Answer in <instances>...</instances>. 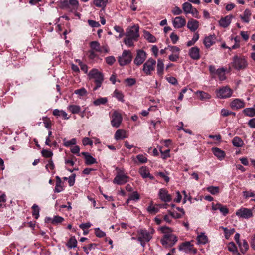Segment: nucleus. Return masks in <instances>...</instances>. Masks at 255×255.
I'll return each mask as SVG.
<instances>
[{
	"instance_id": "1",
	"label": "nucleus",
	"mask_w": 255,
	"mask_h": 255,
	"mask_svg": "<svg viewBox=\"0 0 255 255\" xmlns=\"http://www.w3.org/2000/svg\"><path fill=\"white\" fill-rule=\"evenodd\" d=\"M88 76L90 79H93L95 84V86L93 88L94 91H96L101 86L104 80V75L101 72L94 68L90 71Z\"/></svg>"
},
{
	"instance_id": "2",
	"label": "nucleus",
	"mask_w": 255,
	"mask_h": 255,
	"mask_svg": "<svg viewBox=\"0 0 255 255\" xmlns=\"http://www.w3.org/2000/svg\"><path fill=\"white\" fill-rule=\"evenodd\" d=\"M132 58V54L130 50H124L122 55L118 57V61L120 66H124L130 64Z\"/></svg>"
},
{
	"instance_id": "3",
	"label": "nucleus",
	"mask_w": 255,
	"mask_h": 255,
	"mask_svg": "<svg viewBox=\"0 0 255 255\" xmlns=\"http://www.w3.org/2000/svg\"><path fill=\"white\" fill-rule=\"evenodd\" d=\"M215 93L218 98L223 99L231 97L233 91L229 86H226L216 89Z\"/></svg>"
},
{
	"instance_id": "4",
	"label": "nucleus",
	"mask_w": 255,
	"mask_h": 255,
	"mask_svg": "<svg viewBox=\"0 0 255 255\" xmlns=\"http://www.w3.org/2000/svg\"><path fill=\"white\" fill-rule=\"evenodd\" d=\"M248 65L247 61L244 56H235L232 62L233 67L238 70H242L246 68Z\"/></svg>"
},
{
	"instance_id": "5",
	"label": "nucleus",
	"mask_w": 255,
	"mask_h": 255,
	"mask_svg": "<svg viewBox=\"0 0 255 255\" xmlns=\"http://www.w3.org/2000/svg\"><path fill=\"white\" fill-rule=\"evenodd\" d=\"M156 62L153 58L148 59L143 64V71L147 75H151L155 70Z\"/></svg>"
},
{
	"instance_id": "6",
	"label": "nucleus",
	"mask_w": 255,
	"mask_h": 255,
	"mask_svg": "<svg viewBox=\"0 0 255 255\" xmlns=\"http://www.w3.org/2000/svg\"><path fill=\"white\" fill-rule=\"evenodd\" d=\"M177 237L174 234H165L161 239V243L166 247H172L177 241Z\"/></svg>"
},
{
	"instance_id": "7",
	"label": "nucleus",
	"mask_w": 255,
	"mask_h": 255,
	"mask_svg": "<svg viewBox=\"0 0 255 255\" xmlns=\"http://www.w3.org/2000/svg\"><path fill=\"white\" fill-rule=\"evenodd\" d=\"M129 178V177L126 175L123 171L119 170L113 182L114 184L122 185L128 182Z\"/></svg>"
},
{
	"instance_id": "8",
	"label": "nucleus",
	"mask_w": 255,
	"mask_h": 255,
	"mask_svg": "<svg viewBox=\"0 0 255 255\" xmlns=\"http://www.w3.org/2000/svg\"><path fill=\"white\" fill-rule=\"evenodd\" d=\"M139 26L138 25H134L127 28L125 35L126 36H128L138 40V38L139 37Z\"/></svg>"
},
{
	"instance_id": "9",
	"label": "nucleus",
	"mask_w": 255,
	"mask_h": 255,
	"mask_svg": "<svg viewBox=\"0 0 255 255\" xmlns=\"http://www.w3.org/2000/svg\"><path fill=\"white\" fill-rule=\"evenodd\" d=\"M192 241H190L183 243L179 247V250L187 254H196L197 253V250L194 248V245L192 244Z\"/></svg>"
},
{
	"instance_id": "10",
	"label": "nucleus",
	"mask_w": 255,
	"mask_h": 255,
	"mask_svg": "<svg viewBox=\"0 0 255 255\" xmlns=\"http://www.w3.org/2000/svg\"><path fill=\"white\" fill-rule=\"evenodd\" d=\"M236 215L241 218L249 219L253 216V210L242 207L236 211Z\"/></svg>"
},
{
	"instance_id": "11",
	"label": "nucleus",
	"mask_w": 255,
	"mask_h": 255,
	"mask_svg": "<svg viewBox=\"0 0 255 255\" xmlns=\"http://www.w3.org/2000/svg\"><path fill=\"white\" fill-rule=\"evenodd\" d=\"M111 123L113 127L118 128L122 121V117L120 113L114 111L111 117Z\"/></svg>"
},
{
	"instance_id": "12",
	"label": "nucleus",
	"mask_w": 255,
	"mask_h": 255,
	"mask_svg": "<svg viewBox=\"0 0 255 255\" xmlns=\"http://www.w3.org/2000/svg\"><path fill=\"white\" fill-rule=\"evenodd\" d=\"M146 53L143 50H139L137 52L136 56L134 60V63L137 66L141 65L146 58Z\"/></svg>"
},
{
	"instance_id": "13",
	"label": "nucleus",
	"mask_w": 255,
	"mask_h": 255,
	"mask_svg": "<svg viewBox=\"0 0 255 255\" xmlns=\"http://www.w3.org/2000/svg\"><path fill=\"white\" fill-rule=\"evenodd\" d=\"M159 198L163 202H169L172 200V196L165 188L160 189L158 192Z\"/></svg>"
},
{
	"instance_id": "14",
	"label": "nucleus",
	"mask_w": 255,
	"mask_h": 255,
	"mask_svg": "<svg viewBox=\"0 0 255 255\" xmlns=\"http://www.w3.org/2000/svg\"><path fill=\"white\" fill-rule=\"evenodd\" d=\"M63 6L70 11H75L78 7V2L77 0H65L63 2Z\"/></svg>"
},
{
	"instance_id": "15",
	"label": "nucleus",
	"mask_w": 255,
	"mask_h": 255,
	"mask_svg": "<svg viewBox=\"0 0 255 255\" xmlns=\"http://www.w3.org/2000/svg\"><path fill=\"white\" fill-rule=\"evenodd\" d=\"M152 233L146 230H140L138 231V240H143L149 242L152 238Z\"/></svg>"
},
{
	"instance_id": "16",
	"label": "nucleus",
	"mask_w": 255,
	"mask_h": 255,
	"mask_svg": "<svg viewBox=\"0 0 255 255\" xmlns=\"http://www.w3.org/2000/svg\"><path fill=\"white\" fill-rule=\"evenodd\" d=\"M186 23V19L182 16L176 17L172 21L174 27L178 29L185 26Z\"/></svg>"
},
{
	"instance_id": "17",
	"label": "nucleus",
	"mask_w": 255,
	"mask_h": 255,
	"mask_svg": "<svg viewBox=\"0 0 255 255\" xmlns=\"http://www.w3.org/2000/svg\"><path fill=\"white\" fill-rule=\"evenodd\" d=\"M230 107L233 110H238L245 106V103L243 100L236 98L234 99L230 103Z\"/></svg>"
},
{
	"instance_id": "18",
	"label": "nucleus",
	"mask_w": 255,
	"mask_h": 255,
	"mask_svg": "<svg viewBox=\"0 0 255 255\" xmlns=\"http://www.w3.org/2000/svg\"><path fill=\"white\" fill-rule=\"evenodd\" d=\"M189 55L193 60L199 59L200 58V49L196 46L191 48L189 50Z\"/></svg>"
},
{
	"instance_id": "19",
	"label": "nucleus",
	"mask_w": 255,
	"mask_h": 255,
	"mask_svg": "<svg viewBox=\"0 0 255 255\" xmlns=\"http://www.w3.org/2000/svg\"><path fill=\"white\" fill-rule=\"evenodd\" d=\"M139 173L143 178H149L153 179L154 177L150 174L149 169L146 166H142L139 170Z\"/></svg>"
},
{
	"instance_id": "20",
	"label": "nucleus",
	"mask_w": 255,
	"mask_h": 255,
	"mask_svg": "<svg viewBox=\"0 0 255 255\" xmlns=\"http://www.w3.org/2000/svg\"><path fill=\"white\" fill-rule=\"evenodd\" d=\"M233 17V16L232 15H229L222 18L219 20V25L224 28L227 27L230 24Z\"/></svg>"
},
{
	"instance_id": "21",
	"label": "nucleus",
	"mask_w": 255,
	"mask_h": 255,
	"mask_svg": "<svg viewBox=\"0 0 255 255\" xmlns=\"http://www.w3.org/2000/svg\"><path fill=\"white\" fill-rule=\"evenodd\" d=\"M216 40V36L215 35H211L205 38L204 44L206 47L209 48L215 43Z\"/></svg>"
},
{
	"instance_id": "22",
	"label": "nucleus",
	"mask_w": 255,
	"mask_h": 255,
	"mask_svg": "<svg viewBox=\"0 0 255 255\" xmlns=\"http://www.w3.org/2000/svg\"><path fill=\"white\" fill-rule=\"evenodd\" d=\"M147 156V155L146 154H138L136 156V158L132 157V160L136 163L144 164L148 161Z\"/></svg>"
},
{
	"instance_id": "23",
	"label": "nucleus",
	"mask_w": 255,
	"mask_h": 255,
	"mask_svg": "<svg viewBox=\"0 0 255 255\" xmlns=\"http://www.w3.org/2000/svg\"><path fill=\"white\" fill-rule=\"evenodd\" d=\"M212 151L214 155L219 160H222L224 158L225 156V153L223 150L217 147H213L212 148Z\"/></svg>"
},
{
	"instance_id": "24",
	"label": "nucleus",
	"mask_w": 255,
	"mask_h": 255,
	"mask_svg": "<svg viewBox=\"0 0 255 255\" xmlns=\"http://www.w3.org/2000/svg\"><path fill=\"white\" fill-rule=\"evenodd\" d=\"M82 154L84 156L85 163L89 165L97 163L96 159L93 157L89 153L87 152H82Z\"/></svg>"
},
{
	"instance_id": "25",
	"label": "nucleus",
	"mask_w": 255,
	"mask_h": 255,
	"mask_svg": "<svg viewBox=\"0 0 255 255\" xmlns=\"http://www.w3.org/2000/svg\"><path fill=\"white\" fill-rule=\"evenodd\" d=\"M164 64L163 60L158 59L157 65V74L160 77H162L164 74Z\"/></svg>"
},
{
	"instance_id": "26",
	"label": "nucleus",
	"mask_w": 255,
	"mask_h": 255,
	"mask_svg": "<svg viewBox=\"0 0 255 255\" xmlns=\"http://www.w3.org/2000/svg\"><path fill=\"white\" fill-rule=\"evenodd\" d=\"M199 27V22L193 19H191L188 21L187 27L192 31H196Z\"/></svg>"
},
{
	"instance_id": "27",
	"label": "nucleus",
	"mask_w": 255,
	"mask_h": 255,
	"mask_svg": "<svg viewBox=\"0 0 255 255\" xmlns=\"http://www.w3.org/2000/svg\"><path fill=\"white\" fill-rule=\"evenodd\" d=\"M251 15L252 13L250 10L246 9L243 14L240 15V18L244 22L248 23L250 22Z\"/></svg>"
},
{
	"instance_id": "28",
	"label": "nucleus",
	"mask_w": 255,
	"mask_h": 255,
	"mask_svg": "<svg viewBox=\"0 0 255 255\" xmlns=\"http://www.w3.org/2000/svg\"><path fill=\"white\" fill-rule=\"evenodd\" d=\"M90 46L92 50L100 53H102L101 46L98 42L96 41L91 42L90 43Z\"/></svg>"
},
{
	"instance_id": "29",
	"label": "nucleus",
	"mask_w": 255,
	"mask_h": 255,
	"mask_svg": "<svg viewBox=\"0 0 255 255\" xmlns=\"http://www.w3.org/2000/svg\"><path fill=\"white\" fill-rule=\"evenodd\" d=\"M159 204L153 205L152 202H151L150 205L147 207V210L150 214H155L159 212Z\"/></svg>"
},
{
	"instance_id": "30",
	"label": "nucleus",
	"mask_w": 255,
	"mask_h": 255,
	"mask_svg": "<svg viewBox=\"0 0 255 255\" xmlns=\"http://www.w3.org/2000/svg\"><path fill=\"white\" fill-rule=\"evenodd\" d=\"M126 132L124 130L118 129L115 134V139L116 140L123 139L127 138Z\"/></svg>"
},
{
	"instance_id": "31",
	"label": "nucleus",
	"mask_w": 255,
	"mask_h": 255,
	"mask_svg": "<svg viewBox=\"0 0 255 255\" xmlns=\"http://www.w3.org/2000/svg\"><path fill=\"white\" fill-rule=\"evenodd\" d=\"M196 94L201 100H208L211 98V96L209 94L202 91H197Z\"/></svg>"
},
{
	"instance_id": "32",
	"label": "nucleus",
	"mask_w": 255,
	"mask_h": 255,
	"mask_svg": "<svg viewBox=\"0 0 255 255\" xmlns=\"http://www.w3.org/2000/svg\"><path fill=\"white\" fill-rule=\"evenodd\" d=\"M219 229H222L224 231L225 237L227 239H228L231 235L234 234L235 232L234 228L228 229L226 227L221 226L219 227Z\"/></svg>"
},
{
	"instance_id": "33",
	"label": "nucleus",
	"mask_w": 255,
	"mask_h": 255,
	"mask_svg": "<svg viewBox=\"0 0 255 255\" xmlns=\"http://www.w3.org/2000/svg\"><path fill=\"white\" fill-rule=\"evenodd\" d=\"M232 143L234 146L237 147H241L244 144L243 140L238 136H236L233 139Z\"/></svg>"
},
{
	"instance_id": "34",
	"label": "nucleus",
	"mask_w": 255,
	"mask_h": 255,
	"mask_svg": "<svg viewBox=\"0 0 255 255\" xmlns=\"http://www.w3.org/2000/svg\"><path fill=\"white\" fill-rule=\"evenodd\" d=\"M197 240L198 244H205L208 242V238L203 233L197 236Z\"/></svg>"
},
{
	"instance_id": "35",
	"label": "nucleus",
	"mask_w": 255,
	"mask_h": 255,
	"mask_svg": "<svg viewBox=\"0 0 255 255\" xmlns=\"http://www.w3.org/2000/svg\"><path fill=\"white\" fill-rule=\"evenodd\" d=\"M67 109L72 114H78L81 110L80 106L76 105H70L68 106Z\"/></svg>"
},
{
	"instance_id": "36",
	"label": "nucleus",
	"mask_w": 255,
	"mask_h": 255,
	"mask_svg": "<svg viewBox=\"0 0 255 255\" xmlns=\"http://www.w3.org/2000/svg\"><path fill=\"white\" fill-rule=\"evenodd\" d=\"M137 41V40L136 39H133L128 36H126V38L124 40V42L127 47H131L134 46V42Z\"/></svg>"
},
{
	"instance_id": "37",
	"label": "nucleus",
	"mask_w": 255,
	"mask_h": 255,
	"mask_svg": "<svg viewBox=\"0 0 255 255\" xmlns=\"http://www.w3.org/2000/svg\"><path fill=\"white\" fill-rule=\"evenodd\" d=\"M193 8L194 7L192 6L191 4L188 2H184L182 4L183 10L186 14H189V13Z\"/></svg>"
},
{
	"instance_id": "38",
	"label": "nucleus",
	"mask_w": 255,
	"mask_h": 255,
	"mask_svg": "<svg viewBox=\"0 0 255 255\" xmlns=\"http://www.w3.org/2000/svg\"><path fill=\"white\" fill-rule=\"evenodd\" d=\"M215 75L219 77L220 80H224L226 79L225 69L224 68H218Z\"/></svg>"
},
{
	"instance_id": "39",
	"label": "nucleus",
	"mask_w": 255,
	"mask_h": 255,
	"mask_svg": "<svg viewBox=\"0 0 255 255\" xmlns=\"http://www.w3.org/2000/svg\"><path fill=\"white\" fill-rule=\"evenodd\" d=\"M108 102L107 98L100 97L93 101V104L95 106H100L101 105H105Z\"/></svg>"
},
{
	"instance_id": "40",
	"label": "nucleus",
	"mask_w": 255,
	"mask_h": 255,
	"mask_svg": "<svg viewBox=\"0 0 255 255\" xmlns=\"http://www.w3.org/2000/svg\"><path fill=\"white\" fill-rule=\"evenodd\" d=\"M56 179H57V180H56V185H55V189H54V192H57V193H59L63 190V188L61 184V181L60 178L58 176H57Z\"/></svg>"
},
{
	"instance_id": "41",
	"label": "nucleus",
	"mask_w": 255,
	"mask_h": 255,
	"mask_svg": "<svg viewBox=\"0 0 255 255\" xmlns=\"http://www.w3.org/2000/svg\"><path fill=\"white\" fill-rule=\"evenodd\" d=\"M144 37L149 42L154 43L156 41V38L148 31L144 32Z\"/></svg>"
},
{
	"instance_id": "42",
	"label": "nucleus",
	"mask_w": 255,
	"mask_h": 255,
	"mask_svg": "<svg viewBox=\"0 0 255 255\" xmlns=\"http://www.w3.org/2000/svg\"><path fill=\"white\" fill-rule=\"evenodd\" d=\"M77 242L74 237H71L68 241L66 245L69 249L75 248L77 246Z\"/></svg>"
},
{
	"instance_id": "43",
	"label": "nucleus",
	"mask_w": 255,
	"mask_h": 255,
	"mask_svg": "<svg viewBox=\"0 0 255 255\" xmlns=\"http://www.w3.org/2000/svg\"><path fill=\"white\" fill-rule=\"evenodd\" d=\"M243 113L249 117L255 116V109L254 108H247L244 109Z\"/></svg>"
},
{
	"instance_id": "44",
	"label": "nucleus",
	"mask_w": 255,
	"mask_h": 255,
	"mask_svg": "<svg viewBox=\"0 0 255 255\" xmlns=\"http://www.w3.org/2000/svg\"><path fill=\"white\" fill-rule=\"evenodd\" d=\"M238 245L240 248L241 251L242 253H245L249 249L248 243L245 240H244L242 243L240 242L238 244Z\"/></svg>"
},
{
	"instance_id": "45",
	"label": "nucleus",
	"mask_w": 255,
	"mask_h": 255,
	"mask_svg": "<svg viewBox=\"0 0 255 255\" xmlns=\"http://www.w3.org/2000/svg\"><path fill=\"white\" fill-rule=\"evenodd\" d=\"M207 190L213 195H216L220 192V189L218 186H211L208 187Z\"/></svg>"
},
{
	"instance_id": "46",
	"label": "nucleus",
	"mask_w": 255,
	"mask_h": 255,
	"mask_svg": "<svg viewBox=\"0 0 255 255\" xmlns=\"http://www.w3.org/2000/svg\"><path fill=\"white\" fill-rule=\"evenodd\" d=\"M228 249L230 252H233L234 254H239L238 253L237 247L233 242H230V243H229V244L228 245Z\"/></svg>"
},
{
	"instance_id": "47",
	"label": "nucleus",
	"mask_w": 255,
	"mask_h": 255,
	"mask_svg": "<svg viewBox=\"0 0 255 255\" xmlns=\"http://www.w3.org/2000/svg\"><path fill=\"white\" fill-rule=\"evenodd\" d=\"M113 96L116 97L119 101L124 102V95L121 91L115 90L113 93Z\"/></svg>"
},
{
	"instance_id": "48",
	"label": "nucleus",
	"mask_w": 255,
	"mask_h": 255,
	"mask_svg": "<svg viewBox=\"0 0 255 255\" xmlns=\"http://www.w3.org/2000/svg\"><path fill=\"white\" fill-rule=\"evenodd\" d=\"M32 215L34 216L35 218L38 219L39 215V208L38 206L34 204L32 207Z\"/></svg>"
},
{
	"instance_id": "49",
	"label": "nucleus",
	"mask_w": 255,
	"mask_h": 255,
	"mask_svg": "<svg viewBox=\"0 0 255 255\" xmlns=\"http://www.w3.org/2000/svg\"><path fill=\"white\" fill-rule=\"evenodd\" d=\"M199 34L197 33H195L193 36L192 40L187 42V46L189 47L195 44V43L199 39Z\"/></svg>"
},
{
	"instance_id": "50",
	"label": "nucleus",
	"mask_w": 255,
	"mask_h": 255,
	"mask_svg": "<svg viewBox=\"0 0 255 255\" xmlns=\"http://www.w3.org/2000/svg\"><path fill=\"white\" fill-rule=\"evenodd\" d=\"M107 0H94V4L97 7H102L106 6Z\"/></svg>"
},
{
	"instance_id": "51",
	"label": "nucleus",
	"mask_w": 255,
	"mask_h": 255,
	"mask_svg": "<svg viewBox=\"0 0 255 255\" xmlns=\"http://www.w3.org/2000/svg\"><path fill=\"white\" fill-rule=\"evenodd\" d=\"M170 149H167L165 151H162L161 148H160V152L161 154V157L163 159H166L167 158L170 157Z\"/></svg>"
},
{
	"instance_id": "52",
	"label": "nucleus",
	"mask_w": 255,
	"mask_h": 255,
	"mask_svg": "<svg viewBox=\"0 0 255 255\" xmlns=\"http://www.w3.org/2000/svg\"><path fill=\"white\" fill-rule=\"evenodd\" d=\"M130 199L137 201L140 199V195L137 191H134L129 195Z\"/></svg>"
},
{
	"instance_id": "53",
	"label": "nucleus",
	"mask_w": 255,
	"mask_h": 255,
	"mask_svg": "<svg viewBox=\"0 0 255 255\" xmlns=\"http://www.w3.org/2000/svg\"><path fill=\"white\" fill-rule=\"evenodd\" d=\"M74 93L80 96H84L87 95V92L85 88H82L75 90Z\"/></svg>"
},
{
	"instance_id": "54",
	"label": "nucleus",
	"mask_w": 255,
	"mask_h": 255,
	"mask_svg": "<svg viewBox=\"0 0 255 255\" xmlns=\"http://www.w3.org/2000/svg\"><path fill=\"white\" fill-rule=\"evenodd\" d=\"M160 230L161 232L165 234H171L173 232L172 229L167 226H162L160 227Z\"/></svg>"
},
{
	"instance_id": "55",
	"label": "nucleus",
	"mask_w": 255,
	"mask_h": 255,
	"mask_svg": "<svg viewBox=\"0 0 255 255\" xmlns=\"http://www.w3.org/2000/svg\"><path fill=\"white\" fill-rule=\"evenodd\" d=\"M167 49H168V50L171 51L172 53L174 54H179V52L180 51V49L179 48H178L177 46H168Z\"/></svg>"
},
{
	"instance_id": "56",
	"label": "nucleus",
	"mask_w": 255,
	"mask_h": 255,
	"mask_svg": "<svg viewBox=\"0 0 255 255\" xmlns=\"http://www.w3.org/2000/svg\"><path fill=\"white\" fill-rule=\"evenodd\" d=\"M221 114L223 117H227L232 114L234 115H235V113L232 112V111L226 109H222L221 111Z\"/></svg>"
},
{
	"instance_id": "57",
	"label": "nucleus",
	"mask_w": 255,
	"mask_h": 255,
	"mask_svg": "<svg viewBox=\"0 0 255 255\" xmlns=\"http://www.w3.org/2000/svg\"><path fill=\"white\" fill-rule=\"evenodd\" d=\"M64 218L63 217L59 216H55L54 217L53 219H52L51 222L53 224H56L62 222Z\"/></svg>"
},
{
	"instance_id": "58",
	"label": "nucleus",
	"mask_w": 255,
	"mask_h": 255,
	"mask_svg": "<svg viewBox=\"0 0 255 255\" xmlns=\"http://www.w3.org/2000/svg\"><path fill=\"white\" fill-rule=\"evenodd\" d=\"M41 154L43 157L46 158L51 157L53 155V153L50 150L46 149H43Z\"/></svg>"
},
{
	"instance_id": "59",
	"label": "nucleus",
	"mask_w": 255,
	"mask_h": 255,
	"mask_svg": "<svg viewBox=\"0 0 255 255\" xmlns=\"http://www.w3.org/2000/svg\"><path fill=\"white\" fill-rule=\"evenodd\" d=\"M125 82L128 86H132L136 83V80L134 78H127L125 80Z\"/></svg>"
},
{
	"instance_id": "60",
	"label": "nucleus",
	"mask_w": 255,
	"mask_h": 255,
	"mask_svg": "<svg viewBox=\"0 0 255 255\" xmlns=\"http://www.w3.org/2000/svg\"><path fill=\"white\" fill-rule=\"evenodd\" d=\"M95 231V235L98 237L101 238L106 236L105 233L101 230L99 228H96Z\"/></svg>"
},
{
	"instance_id": "61",
	"label": "nucleus",
	"mask_w": 255,
	"mask_h": 255,
	"mask_svg": "<svg viewBox=\"0 0 255 255\" xmlns=\"http://www.w3.org/2000/svg\"><path fill=\"white\" fill-rule=\"evenodd\" d=\"M169 214L172 216V218L175 219H179L182 217L184 215H182L180 213H177L176 212H172L171 211H168Z\"/></svg>"
},
{
	"instance_id": "62",
	"label": "nucleus",
	"mask_w": 255,
	"mask_h": 255,
	"mask_svg": "<svg viewBox=\"0 0 255 255\" xmlns=\"http://www.w3.org/2000/svg\"><path fill=\"white\" fill-rule=\"evenodd\" d=\"M172 12L174 15H178L181 14L183 12V11L180 7L175 6L172 9Z\"/></svg>"
},
{
	"instance_id": "63",
	"label": "nucleus",
	"mask_w": 255,
	"mask_h": 255,
	"mask_svg": "<svg viewBox=\"0 0 255 255\" xmlns=\"http://www.w3.org/2000/svg\"><path fill=\"white\" fill-rule=\"evenodd\" d=\"M219 211L224 216H226L229 213V210L226 206H223L221 204L220 205Z\"/></svg>"
},
{
	"instance_id": "64",
	"label": "nucleus",
	"mask_w": 255,
	"mask_h": 255,
	"mask_svg": "<svg viewBox=\"0 0 255 255\" xmlns=\"http://www.w3.org/2000/svg\"><path fill=\"white\" fill-rule=\"evenodd\" d=\"M105 61L108 64L111 65L115 62L116 60L113 56H110L106 57Z\"/></svg>"
}]
</instances>
